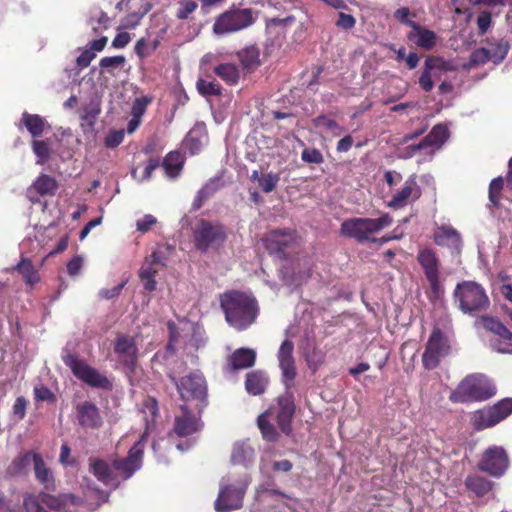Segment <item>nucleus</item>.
Masks as SVG:
<instances>
[{"label":"nucleus","instance_id":"4be33fe9","mask_svg":"<svg viewBox=\"0 0 512 512\" xmlns=\"http://www.w3.org/2000/svg\"><path fill=\"white\" fill-rule=\"evenodd\" d=\"M433 239L437 245L447 247L452 254H458L462 249L461 235L451 225L437 227Z\"/></svg>","mask_w":512,"mask_h":512},{"label":"nucleus","instance_id":"603ef678","mask_svg":"<svg viewBox=\"0 0 512 512\" xmlns=\"http://www.w3.org/2000/svg\"><path fill=\"white\" fill-rule=\"evenodd\" d=\"M488 61H491L489 49H487L486 47H482V48L475 50L471 54L469 65L476 66V65L484 64Z\"/></svg>","mask_w":512,"mask_h":512},{"label":"nucleus","instance_id":"f257e3e1","mask_svg":"<svg viewBox=\"0 0 512 512\" xmlns=\"http://www.w3.org/2000/svg\"><path fill=\"white\" fill-rule=\"evenodd\" d=\"M146 433L130 448L128 456L122 460H115L113 468L105 461L97 458L89 459L90 471L103 484L117 487L118 480L114 470L119 472L124 479L130 478L135 471L142 466Z\"/></svg>","mask_w":512,"mask_h":512},{"label":"nucleus","instance_id":"412c9836","mask_svg":"<svg viewBox=\"0 0 512 512\" xmlns=\"http://www.w3.org/2000/svg\"><path fill=\"white\" fill-rule=\"evenodd\" d=\"M420 195V187L416 182V177L412 175L404 182L403 187L393 194L388 205L392 208H401L409 202L417 200Z\"/></svg>","mask_w":512,"mask_h":512},{"label":"nucleus","instance_id":"ea45409f","mask_svg":"<svg viewBox=\"0 0 512 512\" xmlns=\"http://www.w3.org/2000/svg\"><path fill=\"white\" fill-rule=\"evenodd\" d=\"M89 26L95 34L106 30L110 25V18L101 10H94L88 21Z\"/></svg>","mask_w":512,"mask_h":512},{"label":"nucleus","instance_id":"49530a36","mask_svg":"<svg viewBox=\"0 0 512 512\" xmlns=\"http://www.w3.org/2000/svg\"><path fill=\"white\" fill-rule=\"evenodd\" d=\"M34 187L42 195L53 194L57 189V184L52 177L48 175H41L35 181Z\"/></svg>","mask_w":512,"mask_h":512},{"label":"nucleus","instance_id":"5fc2aeb1","mask_svg":"<svg viewBox=\"0 0 512 512\" xmlns=\"http://www.w3.org/2000/svg\"><path fill=\"white\" fill-rule=\"evenodd\" d=\"M301 159L306 163L320 164L324 158L322 153L315 148H306L302 151Z\"/></svg>","mask_w":512,"mask_h":512},{"label":"nucleus","instance_id":"20e7f679","mask_svg":"<svg viewBox=\"0 0 512 512\" xmlns=\"http://www.w3.org/2000/svg\"><path fill=\"white\" fill-rule=\"evenodd\" d=\"M496 394V386L484 374L466 376L449 396L454 403L485 401Z\"/></svg>","mask_w":512,"mask_h":512},{"label":"nucleus","instance_id":"aec40b11","mask_svg":"<svg viewBox=\"0 0 512 512\" xmlns=\"http://www.w3.org/2000/svg\"><path fill=\"white\" fill-rule=\"evenodd\" d=\"M33 462L34 464V472L37 480L45 486L46 489H51L54 487V477L52 471L46 466L43 458L36 453H26L21 456L17 461H15V465L18 468H22L28 464Z\"/></svg>","mask_w":512,"mask_h":512},{"label":"nucleus","instance_id":"b1692460","mask_svg":"<svg viewBox=\"0 0 512 512\" xmlns=\"http://www.w3.org/2000/svg\"><path fill=\"white\" fill-rule=\"evenodd\" d=\"M76 415L79 425L84 428L96 429L102 424L99 409L91 402L85 401L78 404L76 406Z\"/></svg>","mask_w":512,"mask_h":512},{"label":"nucleus","instance_id":"c9c22d12","mask_svg":"<svg viewBox=\"0 0 512 512\" xmlns=\"http://www.w3.org/2000/svg\"><path fill=\"white\" fill-rule=\"evenodd\" d=\"M214 72L218 77L230 85L238 82L239 70L235 64H220L214 68Z\"/></svg>","mask_w":512,"mask_h":512},{"label":"nucleus","instance_id":"6e6d98bb","mask_svg":"<svg viewBox=\"0 0 512 512\" xmlns=\"http://www.w3.org/2000/svg\"><path fill=\"white\" fill-rule=\"evenodd\" d=\"M419 84H420L421 88L426 92L431 91L434 87L433 78H432V70L429 69L425 65H424V70L419 78Z\"/></svg>","mask_w":512,"mask_h":512},{"label":"nucleus","instance_id":"1a4fd4ad","mask_svg":"<svg viewBox=\"0 0 512 512\" xmlns=\"http://www.w3.org/2000/svg\"><path fill=\"white\" fill-rule=\"evenodd\" d=\"M455 298L464 313L481 312L489 307V299L483 287L476 282L465 281L456 286Z\"/></svg>","mask_w":512,"mask_h":512},{"label":"nucleus","instance_id":"6ab92c4d","mask_svg":"<svg viewBox=\"0 0 512 512\" xmlns=\"http://www.w3.org/2000/svg\"><path fill=\"white\" fill-rule=\"evenodd\" d=\"M479 323L498 338L491 340L492 348L499 353L512 354V333L497 319L483 316Z\"/></svg>","mask_w":512,"mask_h":512},{"label":"nucleus","instance_id":"9d476101","mask_svg":"<svg viewBox=\"0 0 512 512\" xmlns=\"http://www.w3.org/2000/svg\"><path fill=\"white\" fill-rule=\"evenodd\" d=\"M183 364L180 363L177 368H173L169 377L176 385L177 390L183 400L197 399L203 401L207 394V386L204 377L199 372H193L180 380L177 375L181 373Z\"/></svg>","mask_w":512,"mask_h":512},{"label":"nucleus","instance_id":"6e6552de","mask_svg":"<svg viewBox=\"0 0 512 512\" xmlns=\"http://www.w3.org/2000/svg\"><path fill=\"white\" fill-rule=\"evenodd\" d=\"M114 352L129 381L131 384H135L141 374V368L138 365V347L135 339L128 335H119L114 343Z\"/></svg>","mask_w":512,"mask_h":512},{"label":"nucleus","instance_id":"f704fd0d","mask_svg":"<svg viewBox=\"0 0 512 512\" xmlns=\"http://www.w3.org/2000/svg\"><path fill=\"white\" fill-rule=\"evenodd\" d=\"M21 121L33 137H39L42 135L44 130V119L39 115L24 112Z\"/></svg>","mask_w":512,"mask_h":512},{"label":"nucleus","instance_id":"dca6fc26","mask_svg":"<svg viewBox=\"0 0 512 512\" xmlns=\"http://www.w3.org/2000/svg\"><path fill=\"white\" fill-rule=\"evenodd\" d=\"M448 138V129L445 125L438 124L433 127L430 133L418 144L410 145L403 149V158H411L419 152L425 155H432L439 149Z\"/></svg>","mask_w":512,"mask_h":512},{"label":"nucleus","instance_id":"69168bd1","mask_svg":"<svg viewBox=\"0 0 512 512\" xmlns=\"http://www.w3.org/2000/svg\"><path fill=\"white\" fill-rule=\"evenodd\" d=\"M124 138V132L123 131H115L113 133H110L106 137L105 144L107 147L114 148L118 146Z\"/></svg>","mask_w":512,"mask_h":512},{"label":"nucleus","instance_id":"72a5a7b5","mask_svg":"<svg viewBox=\"0 0 512 512\" xmlns=\"http://www.w3.org/2000/svg\"><path fill=\"white\" fill-rule=\"evenodd\" d=\"M313 123L316 128L333 137H338L344 133L343 127H341L335 120L324 115L314 118Z\"/></svg>","mask_w":512,"mask_h":512},{"label":"nucleus","instance_id":"f8f14e48","mask_svg":"<svg viewBox=\"0 0 512 512\" xmlns=\"http://www.w3.org/2000/svg\"><path fill=\"white\" fill-rule=\"evenodd\" d=\"M417 261L430 285L432 296L439 299L444 289L440 282V261L435 251L431 248H421L417 254Z\"/></svg>","mask_w":512,"mask_h":512},{"label":"nucleus","instance_id":"0e129e2a","mask_svg":"<svg viewBox=\"0 0 512 512\" xmlns=\"http://www.w3.org/2000/svg\"><path fill=\"white\" fill-rule=\"evenodd\" d=\"M83 264V259L80 256H75L67 264V272L70 276H76L80 272Z\"/></svg>","mask_w":512,"mask_h":512},{"label":"nucleus","instance_id":"2eb2a0df","mask_svg":"<svg viewBox=\"0 0 512 512\" xmlns=\"http://www.w3.org/2000/svg\"><path fill=\"white\" fill-rule=\"evenodd\" d=\"M512 413V398L501 400L487 410L476 411L473 415V426L476 430L492 427Z\"/></svg>","mask_w":512,"mask_h":512},{"label":"nucleus","instance_id":"a18cd8bd","mask_svg":"<svg viewBox=\"0 0 512 512\" xmlns=\"http://www.w3.org/2000/svg\"><path fill=\"white\" fill-rule=\"evenodd\" d=\"M268 415H273L272 411H268L265 414H262L258 417V426L261 430L263 438L268 441H274L277 436V432L272 424H270L267 420Z\"/></svg>","mask_w":512,"mask_h":512},{"label":"nucleus","instance_id":"c756f323","mask_svg":"<svg viewBox=\"0 0 512 512\" xmlns=\"http://www.w3.org/2000/svg\"><path fill=\"white\" fill-rule=\"evenodd\" d=\"M293 240L292 233L288 231H273L266 238V246L274 252H281Z\"/></svg>","mask_w":512,"mask_h":512},{"label":"nucleus","instance_id":"ddd939ff","mask_svg":"<svg viewBox=\"0 0 512 512\" xmlns=\"http://www.w3.org/2000/svg\"><path fill=\"white\" fill-rule=\"evenodd\" d=\"M63 362L68 366L75 377L87 383L92 387L109 389L111 383L107 377L100 374L96 369L89 366L84 361L78 359L75 355L67 353L62 357Z\"/></svg>","mask_w":512,"mask_h":512},{"label":"nucleus","instance_id":"423d86ee","mask_svg":"<svg viewBox=\"0 0 512 512\" xmlns=\"http://www.w3.org/2000/svg\"><path fill=\"white\" fill-rule=\"evenodd\" d=\"M248 486V480L236 479L228 475L221 480L220 491L215 502L217 512H229L239 509L243 504V497Z\"/></svg>","mask_w":512,"mask_h":512},{"label":"nucleus","instance_id":"39448f33","mask_svg":"<svg viewBox=\"0 0 512 512\" xmlns=\"http://www.w3.org/2000/svg\"><path fill=\"white\" fill-rule=\"evenodd\" d=\"M392 224V217L383 214L379 218H350L342 222L340 227L341 235L355 239L359 243L376 242L373 235Z\"/></svg>","mask_w":512,"mask_h":512},{"label":"nucleus","instance_id":"4468645a","mask_svg":"<svg viewBox=\"0 0 512 512\" xmlns=\"http://www.w3.org/2000/svg\"><path fill=\"white\" fill-rule=\"evenodd\" d=\"M293 467V464L286 459L283 460H273L270 456L265 455L261 457L260 460V471L263 475L267 477V480L261 484L256 489L257 498L261 499L265 494L269 496H279L284 495L281 491L274 489L273 486V478L269 475L271 470L275 472H289Z\"/></svg>","mask_w":512,"mask_h":512},{"label":"nucleus","instance_id":"864d4df0","mask_svg":"<svg viewBox=\"0 0 512 512\" xmlns=\"http://www.w3.org/2000/svg\"><path fill=\"white\" fill-rule=\"evenodd\" d=\"M159 166V161L157 159H150L148 164L146 165L143 173L141 175L137 174V169L132 170V176L138 182H143L145 180L150 179L153 171Z\"/></svg>","mask_w":512,"mask_h":512},{"label":"nucleus","instance_id":"473e14b6","mask_svg":"<svg viewBox=\"0 0 512 512\" xmlns=\"http://www.w3.org/2000/svg\"><path fill=\"white\" fill-rule=\"evenodd\" d=\"M465 486L478 497L487 494L491 488L492 483L479 475H470L465 479Z\"/></svg>","mask_w":512,"mask_h":512},{"label":"nucleus","instance_id":"7c9ffc66","mask_svg":"<svg viewBox=\"0 0 512 512\" xmlns=\"http://www.w3.org/2000/svg\"><path fill=\"white\" fill-rule=\"evenodd\" d=\"M268 384V378L261 371H254L247 374L245 388L249 394L259 395L264 392Z\"/></svg>","mask_w":512,"mask_h":512},{"label":"nucleus","instance_id":"c85d7f7f","mask_svg":"<svg viewBox=\"0 0 512 512\" xmlns=\"http://www.w3.org/2000/svg\"><path fill=\"white\" fill-rule=\"evenodd\" d=\"M207 141V135L202 128H193L187 134L184 140V148L190 152L191 155L197 154Z\"/></svg>","mask_w":512,"mask_h":512},{"label":"nucleus","instance_id":"37998d69","mask_svg":"<svg viewBox=\"0 0 512 512\" xmlns=\"http://www.w3.org/2000/svg\"><path fill=\"white\" fill-rule=\"evenodd\" d=\"M125 62L126 59L122 55L103 57L99 62V66L101 67L102 72L105 71L114 75L115 70L122 68Z\"/></svg>","mask_w":512,"mask_h":512},{"label":"nucleus","instance_id":"0eeeda50","mask_svg":"<svg viewBox=\"0 0 512 512\" xmlns=\"http://www.w3.org/2000/svg\"><path fill=\"white\" fill-rule=\"evenodd\" d=\"M254 21L251 9L231 8L215 19L212 31L215 36L223 37L248 28Z\"/></svg>","mask_w":512,"mask_h":512},{"label":"nucleus","instance_id":"cd10ccee","mask_svg":"<svg viewBox=\"0 0 512 512\" xmlns=\"http://www.w3.org/2000/svg\"><path fill=\"white\" fill-rule=\"evenodd\" d=\"M256 360V352L249 348L237 349L229 358V364L233 370L250 368Z\"/></svg>","mask_w":512,"mask_h":512},{"label":"nucleus","instance_id":"9b49d317","mask_svg":"<svg viewBox=\"0 0 512 512\" xmlns=\"http://www.w3.org/2000/svg\"><path fill=\"white\" fill-rule=\"evenodd\" d=\"M226 238V228L219 223L201 220L194 229L195 246L202 252L219 248Z\"/></svg>","mask_w":512,"mask_h":512},{"label":"nucleus","instance_id":"2f4dec72","mask_svg":"<svg viewBox=\"0 0 512 512\" xmlns=\"http://www.w3.org/2000/svg\"><path fill=\"white\" fill-rule=\"evenodd\" d=\"M183 157L179 152H170L163 160L165 174L169 178L177 177L183 167Z\"/></svg>","mask_w":512,"mask_h":512},{"label":"nucleus","instance_id":"a19ab883","mask_svg":"<svg viewBox=\"0 0 512 512\" xmlns=\"http://www.w3.org/2000/svg\"><path fill=\"white\" fill-rule=\"evenodd\" d=\"M425 66H427L432 71L439 72L454 71L457 69V65H455L452 61L446 60L439 56H428L425 60Z\"/></svg>","mask_w":512,"mask_h":512},{"label":"nucleus","instance_id":"f03ea898","mask_svg":"<svg viewBox=\"0 0 512 512\" xmlns=\"http://www.w3.org/2000/svg\"><path fill=\"white\" fill-rule=\"evenodd\" d=\"M294 345L290 340H284L278 350V362L282 374V382L286 390L292 386L293 380L296 376L295 360L293 357ZM270 411L273 412V409ZM276 419L280 429L289 434L291 431L290 422L294 414L293 396L286 391L285 395L279 397L278 407L275 412Z\"/></svg>","mask_w":512,"mask_h":512},{"label":"nucleus","instance_id":"de8ad7c7","mask_svg":"<svg viewBox=\"0 0 512 512\" xmlns=\"http://www.w3.org/2000/svg\"><path fill=\"white\" fill-rule=\"evenodd\" d=\"M196 85L199 93L203 96H217L221 94L220 85L214 81L199 79Z\"/></svg>","mask_w":512,"mask_h":512},{"label":"nucleus","instance_id":"338daca9","mask_svg":"<svg viewBox=\"0 0 512 512\" xmlns=\"http://www.w3.org/2000/svg\"><path fill=\"white\" fill-rule=\"evenodd\" d=\"M156 223V218L150 214L145 215L143 218L139 219L136 223L137 229L142 232H146L150 229L152 225Z\"/></svg>","mask_w":512,"mask_h":512},{"label":"nucleus","instance_id":"f3484780","mask_svg":"<svg viewBox=\"0 0 512 512\" xmlns=\"http://www.w3.org/2000/svg\"><path fill=\"white\" fill-rule=\"evenodd\" d=\"M450 346L447 338L439 329H434L431 333L425 352L422 357L423 365L426 369H434L438 366L440 360L449 353Z\"/></svg>","mask_w":512,"mask_h":512},{"label":"nucleus","instance_id":"3c124183","mask_svg":"<svg viewBox=\"0 0 512 512\" xmlns=\"http://www.w3.org/2000/svg\"><path fill=\"white\" fill-rule=\"evenodd\" d=\"M33 152L39 158L37 163L42 164L49 157L50 148L47 142L45 141H33Z\"/></svg>","mask_w":512,"mask_h":512},{"label":"nucleus","instance_id":"4d7b16f0","mask_svg":"<svg viewBox=\"0 0 512 512\" xmlns=\"http://www.w3.org/2000/svg\"><path fill=\"white\" fill-rule=\"evenodd\" d=\"M23 505L26 512H48L40 506L38 499L33 495H26L23 500Z\"/></svg>","mask_w":512,"mask_h":512},{"label":"nucleus","instance_id":"e2e57ef3","mask_svg":"<svg viewBox=\"0 0 512 512\" xmlns=\"http://www.w3.org/2000/svg\"><path fill=\"white\" fill-rule=\"evenodd\" d=\"M356 20L350 14H345L343 12L339 13V18L336 22V25L343 29H351L355 26Z\"/></svg>","mask_w":512,"mask_h":512},{"label":"nucleus","instance_id":"7ed1b4c3","mask_svg":"<svg viewBox=\"0 0 512 512\" xmlns=\"http://www.w3.org/2000/svg\"><path fill=\"white\" fill-rule=\"evenodd\" d=\"M221 307L226 321L237 330H244L256 319L258 307L254 297L243 292L232 291L221 297Z\"/></svg>","mask_w":512,"mask_h":512},{"label":"nucleus","instance_id":"bf43d9fd","mask_svg":"<svg viewBox=\"0 0 512 512\" xmlns=\"http://www.w3.org/2000/svg\"><path fill=\"white\" fill-rule=\"evenodd\" d=\"M503 188V179L502 177L495 178L491 181L489 186V198L493 203L497 202L498 195Z\"/></svg>","mask_w":512,"mask_h":512},{"label":"nucleus","instance_id":"09e8293b","mask_svg":"<svg viewBox=\"0 0 512 512\" xmlns=\"http://www.w3.org/2000/svg\"><path fill=\"white\" fill-rule=\"evenodd\" d=\"M280 180L279 174L266 173L258 178V185L265 193L272 192Z\"/></svg>","mask_w":512,"mask_h":512},{"label":"nucleus","instance_id":"5701e85b","mask_svg":"<svg viewBox=\"0 0 512 512\" xmlns=\"http://www.w3.org/2000/svg\"><path fill=\"white\" fill-rule=\"evenodd\" d=\"M202 428L199 418L188 411L186 406L181 407V413L175 417L174 431L179 437L189 436Z\"/></svg>","mask_w":512,"mask_h":512},{"label":"nucleus","instance_id":"c03bdc74","mask_svg":"<svg viewBox=\"0 0 512 512\" xmlns=\"http://www.w3.org/2000/svg\"><path fill=\"white\" fill-rule=\"evenodd\" d=\"M219 188L218 182L216 180H210L206 183L197 194L196 199L194 200V207L196 209L200 208L202 203L212 196Z\"/></svg>","mask_w":512,"mask_h":512},{"label":"nucleus","instance_id":"13d9d810","mask_svg":"<svg viewBox=\"0 0 512 512\" xmlns=\"http://www.w3.org/2000/svg\"><path fill=\"white\" fill-rule=\"evenodd\" d=\"M126 283H127V281L124 280L121 283H119L118 285L112 287L111 289L103 288L99 291V296L101 298L107 299V300L113 299L120 294V292L122 291V289L124 288Z\"/></svg>","mask_w":512,"mask_h":512},{"label":"nucleus","instance_id":"8fccbe9b","mask_svg":"<svg viewBox=\"0 0 512 512\" xmlns=\"http://www.w3.org/2000/svg\"><path fill=\"white\" fill-rule=\"evenodd\" d=\"M198 5L193 0H181L178 3V9L176 12V17L181 20L187 19L195 10Z\"/></svg>","mask_w":512,"mask_h":512},{"label":"nucleus","instance_id":"393cba45","mask_svg":"<svg viewBox=\"0 0 512 512\" xmlns=\"http://www.w3.org/2000/svg\"><path fill=\"white\" fill-rule=\"evenodd\" d=\"M155 264L164 265V261L158 251H154L150 259H146L139 271V277L147 291H153L156 287L154 276L157 273V269L154 268Z\"/></svg>","mask_w":512,"mask_h":512},{"label":"nucleus","instance_id":"052dcab7","mask_svg":"<svg viewBox=\"0 0 512 512\" xmlns=\"http://www.w3.org/2000/svg\"><path fill=\"white\" fill-rule=\"evenodd\" d=\"M148 102L149 100L147 98H137L132 105V116H134L137 119H140V117L146 110Z\"/></svg>","mask_w":512,"mask_h":512},{"label":"nucleus","instance_id":"e433bc0d","mask_svg":"<svg viewBox=\"0 0 512 512\" xmlns=\"http://www.w3.org/2000/svg\"><path fill=\"white\" fill-rule=\"evenodd\" d=\"M486 48L489 49L491 62L498 64L506 57L510 45L507 40L500 39L495 42H490Z\"/></svg>","mask_w":512,"mask_h":512},{"label":"nucleus","instance_id":"58836bf2","mask_svg":"<svg viewBox=\"0 0 512 512\" xmlns=\"http://www.w3.org/2000/svg\"><path fill=\"white\" fill-rule=\"evenodd\" d=\"M41 502L51 509H59L68 503L75 504L76 498L71 494H63L60 496H53L49 494L40 495Z\"/></svg>","mask_w":512,"mask_h":512},{"label":"nucleus","instance_id":"79ce46f5","mask_svg":"<svg viewBox=\"0 0 512 512\" xmlns=\"http://www.w3.org/2000/svg\"><path fill=\"white\" fill-rule=\"evenodd\" d=\"M259 49L255 46H249L239 52V59L242 65L247 69H253L259 65Z\"/></svg>","mask_w":512,"mask_h":512},{"label":"nucleus","instance_id":"a878e982","mask_svg":"<svg viewBox=\"0 0 512 512\" xmlns=\"http://www.w3.org/2000/svg\"><path fill=\"white\" fill-rule=\"evenodd\" d=\"M412 31L408 34V38L414 43L425 50H431L437 41L436 34L429 29H425L418 25L416 22H409Z\"/></svg>","mask_w":512,"mask_h":512},{"label":"nucleus","instance_id":"774afa93","mask_svg":"<svg viewBox=\"0 0 512 512\" xmlns=\"http://www.w3.org/2000/svg\"><path fill=\"white\" fill-rule=\"evenodd\" d=\"M477 25L481 33H485L491 25V14L487 11L482 12L477 18Z\"/></svg>","mask_w":512,"mask_h":512},{"label":"nucleus","instance_id":"4c0bfd02","mask_svg":"<svg viewBox=\"0 0 512 512\" xmlns=\"http://www.w3.org/2000/svg\"><path fill=\"white\" fill-rule=\"evenodd\" d=\"M24 278L26 284L32 286L40 280L37 270L30 260L22 259L15 267Z\"/></svg>","mask_w":512,"mask_h":512},{"label":"nucleus","instance_id":"a211bd4d","mask_svg":"<svg viewBox=\"0 0 512 512\" xmlns=\"http://www.w3.org/2000/svg\"><path fill=\"white\" fill-rule=\"evenodd\" d=\"M509 465L508 456L502 447H489L478 463V468L493 477L502 476Z\"/></svg>","mask_w":512,"mask_h":512},{"label":"nucleus","instance_id":"680f3d73","mask_svg":"<svg viewBox=\"0 0 512 512\" xmlns=\"http://www.w3.org/2000/svg\"><path fill=\"white\" fill-rule=\"evenodd\" d=\"M96 57L95 53L91 51L88 47L82 51V53L77 57L76 63L79 67L85 68L89 66L92 60Z\"/></svg>","mask_w":512,"mask_h":512},{"label":"nucleus","instance_id":"bb28decb","mask_svg":"<svg viewBox=\"0 0 512 512\" xmlns=\"http://www.w3.org/2000/svg\"><path fill=\"white\" fill-rule=\"evenodd\" d=\"M255 457L254 448L247 441H238L233 445L231 461L233 464L248 467Z\"/></svg>","mask_w":512,"mask_h":512}]
</instances>
